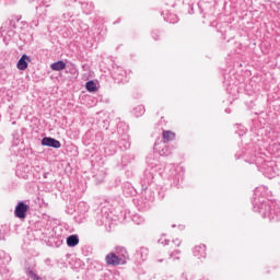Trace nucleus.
Here are the masks:
<instances>
[{
	"instance_id": "423d86ee",
	"label": "nucleus",
	"mask_w": 280,
	"mask_h": 280,
	"mask_svg": "<svg viewBox=\"0 0 280 280\" xmlns=\"http://www.w3.org/2000/svg\"><path fill=\"white\" fill-rule=\"evenodd\" d=\"M154 150L159 152L161 156H170V148H167L165 143H155Z\"/></svg>"
},
{
	"instance_id": "9d476101",
	"label": "nucleus",
	"mask_w": 280,
	"mask_h": 280,
	"mask_svg": "<svg viewBox=\"0 0 280 280\" xmlns=\"http://www.w3.org/2000/svg\"><path fill=\"white\" fill-rule=\"evenodd\" d=\"M67 244L68 246L73 248L74 246H78V244H80V238H78L77 235H71L67 238Z\"/></svg>"
},
{
	"instance_id": "a211bd4d",
	"label": "nucleus",
	"mask_w": 280,
	"mask_h": 280,
	"mask_svg": "<svg viewBox=\"0 0 280 280\" xmlns=\"http://www.w3.org/2000/svg\"><path fill=\"white\" fill-rule=\"evenodd\" d=\"M176 255H180V252L175 250L173 254H171V257H175V259H178V257H176Z\"/></svg>"
},
{
	"instance_id": "4468645a",
	"label": "nucleus",
	"mask_w": 280,
	"mask_h": 280,
	"mask_svg": "<svg viewBox=\"0 0 280 280\" xmlns=\"http://www.w3.org/2000/svg\"><path fill=\"white\" fill-rule=\"evenodd\" d=\"M132 221L136 223V224H143V222H145V219H143V217L139 215V214H135L132 217Z\"/></svg>"
},
{
	"instance_id": "412c9836",
	"label": "nucleus",
	"mask_w": 280,
	"mask_h": 280,
	"mask_svg": "<svg viewBox=\"0 0 280 280\" xmlns=\"http://www.w3.org/2000/svg\"><path fill=\"white\" fill-rule=\"evenodd\" d=\"M32 25H34V27H38V21H36V20L33 21V22H32Z\"/></svg>"
},
{
	"instance_id": "f257e3e1",
	"label": "nucleus",
	"mask_w": 280,
	"mask_h": 280,
	"mask_svg": "<svg viewBox=\"0 0 280 280\" xmlns=\"http://www.w3.org/2000/svg\"><path fill=\"white\" fill-rule=\"evenodd\" d=\"M30 210V206L25 205V202L20 201L15 207V217L20 218V220L25 219L27 211Z\"/></svg>"
},
{
	"instance_id": "6ab92c4d",
	"label": "nucleus",
	"mask_w": 280,
	"mask_h": 280,
	"mask_svg": "<svg viewBox=\"0 0 280 280\" xmlns=\"http://www.w3.org/2000/svg\"><path fill=\"white\" fill-rule=\"evenodd\" d=\"M261 189H264V187L257 188V189L255 190V196H258V194H259V191H261Z\"/></svg>"
},
{
	"instance_id": "f03ea898",
	"label": "nucleus",
	"mask_w": 280,
	"mask_h": 280,
	"mask_svg": "<svg viewBox=\"0 0 280 280\" xmlns=\"http://www.w3.org/2000/svg\"><path fill=\"white\" fill-rule=\"evenodd\" d=\"M105 261L108 266H124L122 260L117 257L115 253H109L105 257Z\"/></svg>"
},
{
	"instance_id": "f8f14e48",
	"label": "nucleus",
	"mask_w": 280,
	"mask_h": 280,
	"mask_svg": "<svg viewBox=\"0 0 280 280\" xmlns=\"http://www.w3.org/2000/svg\"><path fill=\"white\" fill-rule=\"evenodd\" d=\"M85 88L89 93H95V91H97V84L95 81H88Z\"/></svg>"
},
{
	"instance_id": "f3484780",
	"label": "nucleus",
	"mask_w": 280,
	"mask_h": 280,
	"mask_svg": "<svg viewBox=\"0 0 280 280\" xmlns=\"http://www.w3.org/2000/svg\"><path fill=\"white\" fill-rule=\"evenodd\" d=\"M168 21L170 23H178V18L176 15H171V19Z\"/></svg>"
},
{
	"instance_id": "7ed1b4c3",
	"label": "nucleus",
	"mask_w": 280,
	"mask_h": 280,
	"mask_svg": "<svg viewBox=\"0 0 280 280\" xmlns=\"http://www.w3.org/2000/svg\"><path fill=\"white\" fill-rule=\"evenodd\" d=\"M30 62H32V59L30 58V56L23 55L18 61L16 68L19 69V71H25Z\"/></svg>"
},
{
	"instance_id": "0eeeda50",
	"label": "nucleus",
	"mask_w": 280,
	"mask_h": 280,
	"mask_svg": "<svg viewBox=\"0 0 280 280\" xmlns=\"http://www.w3.org/2000/svg\"><path fill=\"white\" fill-rule=\"evenodd\" d=\"M194 255L195 257H197L198 259H202L205 257H207V246L205 245H198L194 248Z\"/></svg>"
},
{
	"instance_id": "6e6552de",
	"label": "nucleus",
	"mask_w": 280,
	"mask_h": 280,
	"mask_svg": "<svg viewBox=\"0 0 280 280\" xmlns=\"http://www.w3.org/2000/svg\"><path fill=\"white\" fill-rule=\"evenodd\" d=\"M259 213H262L264 218H269L270 220H275V215L270 212V206L268 203H261V207L258 209Z\"/></svg>"
},
{
	"instance_id": "1a4fd4ad",
	"label": "nucleus",
	"mask_w": 280,
	"mask_h": 280,
	"mask_svg": "<svg viewBox=\"0 0 280 280\" xmlns=\"http://www.w3.org/2000/svg\"><path fill=\"white\" fill-rule=\"evenodd\" d=\"M51 71H65L67 69V63L62 60L56 61L50 65Z\"/></svg>"
},
{
	"instance_id": "aec40b11",
	"label": "nucleus",
	"mask_w": 280,
	"mask_h": 280,
	"mask_svg": "<svg viewBox=\"0 0 280 280\" xmlns=\"http://www.w3.org/2000/svg\"><path fill=\"white\" fill-rule=\"evenodd\" d=\"M173 242H174V244H176L177 246H180V241H179L178 238L174 240Z\"/></svg>"
},
{
	"instance_id": "ddd939ff",
	"label": "nucleus",
	"mask_w": 280,
	"mask_h": 280,
	"mask_svg": "<svg viewBox=\"0 0 280 280\" xmlns=\"http://www.w3.org/2000/svg\"><path fill=\"white\" fill-rule=\"evenodd\" d=\"M143 113H145V107H143V105H139L135 108L136 117H141V115H143Z\"/></svg>"
},
{
	"instance_id": "4be33fe9",
	"label": "nucleus",
	"mask_w": 280,
	"mask_h": 280,
	"mask_svg": "<svg viewBox=\"0 0 280 280\" xmlns=\"http://www.w3.org/2000/svg\"><path fill=\"white\" fill-rule=\"evenodd\" d=\"M276 220H280V209L278 210V213L276 214Z\"/></svg>"
},
{
	"instance_id": "2eb2a0df",
	"label": "nucleus",
	"mask_w": 280,
	"mask_h": 280,
	"mask_svg": "<svg viewBox=\"0 0 280 280\" xmlns=\"http://www.w3.org/2000/svg\"><path fill=\"white\" fill-rule=\"evenodd\" d=\"M140 255H141L142 259H145L148 257V248L142 247L140 249Z\"/></svg>"
},
{
	"instance_id": "9b49d317",
	"label": "nucleus",
	"mask_w": 280,
	"mask_h": 280,
	"mask_svg": "<svg viewBox=\"0 0 280 280\" xmlns=\"http://www.w3.org/2000/svg\"><path fill=\"white\" fill-rule=\"evenodd\" d=\"M163 139L164 141H174L176 139V133L171 130L163 131Z\"/></svg>"
},
{
	"instance_id": "dca6fc26",
	"label": "nucleus",
	"mask_w": 280,
	"mask_h": 280,
	"mask_svg": "<svg viewBox=\"0 0 280 280\" xmlns=\"http://www.w3.org/2000/svg\"><path fill=\"white\" fill-rule=\"evenodd\" d=\"M27 276L32 279V280H39L40 278H38V276L35 275L34 271H28Z\"/></svg>"
},
{
	"instance_id": "39448f33",
	"label": "nucleus",
	"mask_w": 280,
	"mask_h": 280,
	"mask_svg": "<svg viewBox=\"0 0 280 280\" xmlns=\"http://www.w3.org/2000/svg\"><path fill=\"white\" fill-rule=\"evenodd\" d=\"M42 145H46L47 148H60V141L54 139V138H44L42 139Z\"/></svg>"
},
{
	"instance_id": "20e7f679",
	"label": "nucleus",
	"mask_w": 280,
	"mask_h": 280,
	"mask_svg": "<svg viewBox=\"0 0 280 280\" xmlns=\"http://www.w3.org/2000/svg\"><path fill=\"white\" fill-rule=\"evenodd\" d=\"M118 259H121V262L126 265L128 261V250L124 247H116V250L114 253Z\"/></svg>"
}]
</instances>
